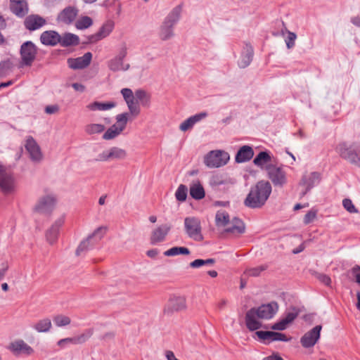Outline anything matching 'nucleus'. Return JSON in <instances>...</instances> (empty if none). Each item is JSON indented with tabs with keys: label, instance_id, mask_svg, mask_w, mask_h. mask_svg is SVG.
Instances as JSON below:
<instances>
[{
	"label": "nucleus",
	"instance_id": "obj_22",
	"mask_svg": "<svg viewBox=\"0 0 360 360\" xmlns=\"http://www.w3.org/2000/svg\"><path fill=\"white\" fill-rule=\"evenodd\" d=\"M224 232L234 236H238L245 232V224L238 218L233 217L229 222V224L224 226Z\"/></svg>",
	"mask_w": 360,
	"mask_h": 360
},
{
	"label": "nucleus",
	"instance_id": "obj_61",
	"mask_svg": "<svg viewBox=\"0 0 360 360\" xmlns=\"http://www.w3.org/2000/svg\"><path fill=\"white\" fill-rule=\"evenodd\" d=\"M72 88L78 92L82 93L85 91V86L84 85L80 84V83H73L72 84Z\"/></svg>",
	"mask_w": 360,
	"mask_h": 360
},
{
	"label": "nucleus",
	"instance_id": "obj_51",
	"mask_svg": "<svg viewBox=\"0 0 360 360\" xmlns=\"http://www.w3.org/2000/svg\"><path fill=\"white\" fill-rule=\"evenodd\" d=\"M100 336L101 334L98 333V328H91L86 329L81 335V338H89L91 336Z\"/></svg>",
	"mask_w": 360,
	"mask_h": 360
},
{
	"label": "nucleus",
	"instance_id": "obj_21",
	"mask_svg": "<svg viewBox=\"0 0 360 360\" xmlns=\"http://www.w3.org/2000/svg\"><path fill=\"white\" fill-rule=\"evenodd\" d=\"M91 58V53L87 52L81 57L69 58L68 60V65L69 68L73 70L83 69L90 64Z\"/></svg>",
	"mask_w": 360,
	"mask_h": 360
},
{
	"label": "nucleus",
	"instance_id": "obj_46",
	"mask_svg": "<svg viewBox=\"0 0 360 360\" xmlns=\"http://www.w3.org/2000/svg\"><path fill=\"white\" fill-rule=\"evenodd\" d=\"M285 32L288 34V37L285 38V42L286 44L287 48L290 49L295 46L297 34L295 32L289 31L288 29H285Z\"/></svg>",
	"mask_w": 360,
	"mask_h": 360
},
{
	"label": "nucleus",
	"instance_id": "obj_49",
	"mask_svg": "<svg viewBox=\"0 0 360 360\" xmlns=\"http://www.w3.org/2000/svg\"><path fill=\"white\" fill-rule=\"evenodd\" d=\"M266 269L265 266H260L252 268L245 271V274L248 276H257L260 273Z\"/></svg>",
	"mask_w": 360,
	"mask_h": 360
},
{
	"label": "nucleus",
	"instance_id": "obj_24",
	"mask_svg": "<svg viewBox=\"0 0 360 360\" xmlns=\"http://www.w3.org/2000/svg\"><path fill=\"white\" fill-rule=\"evenodd\" d=\"M15 188V181L13 175L4 173L0 177V189L5 194H10L14 192Z\"/></svg>",
	"mask_w": 360,
	"mask_h": 360
},
{
	"label": "nucleus",
	"instance_id": "obj_9",
	"mask_svg": "<svg viewBox=\"0 0 360 360\" xmlns=\"http://www.w3.org/2000/svg\"><path fill=\"white\" fill-rule=\"evenodd\" d=\"M184 229L187 236L196 241L203 239L201 233V224L200 220L193 217H186L184 219Z\"/></svg>",
	"mask_w": 360,
	"mask_h": 360
},
{
	"label": "nucleus",
	"instance_id": "obj_5",
	"mask_svg": "<svg viewBox=\"0 0 360 360\" xmlns=\"http://www.w3.org/2000/svg\"><path fill=\"white\" fill-rule=\"evenodd\" d=\"M107 231L106 226L97 228L86 238L84 239L76 250V255H81L82 253L92 248L96 243L102 239Z\"/></svg>",
	"mask_w": 360,
	"mask_h": 360
},
{
	"label": "nucleus",
	"instance_id": "obj_30",
	"mask_svg": "<svg viewBox=\"0 0 360 360\" xmlns=\"http://www.w3.org/2000/svg\"><path fill=\"white\" fill-rule=\"evenodd\" d=\"M46 21L41 17L37 15H31L26 18L25 25L29 30H35L45 24Z\"/></svg>",
	"mask_w": 360,
	"mask_h": 360
},
{
	"label": "nucleus",
	"instance_id": "obj_11",
	"mask_svg": "<svg viewBox=\"0 0 360 360\" xmlns=\"http://www.w3.org/2000/svg\"><path fill=\"white\" fill-rule=\"evenodd\" d=\"M321 174L317 172H306L303 174L300 186L302 187L301 196H304L313 187L319 184Z\"/></svg>",
	"mask_w": 360,
	"mask_h": 360
},
{
	"label": "nucleus",
	"instance_id": "obj_40",
	"mask_svg": "<svg viewBox=\"0 0 360 360\" xmlns=\"http://www.w3.org/2000/svg\"><path fill=\"white\" fill-rule=\"evenodd\" d=\"M190 250L185 247H173L165 252L164 255L167 257L176 256L178 255H189Z\"/></svg>",
	"mask_w": 360,
	"mask_h": 360
},
{
	"label": "nucleus",
	"instance_id": "obj_55",
	"mask_svg": "<svg viewBox=\"0 0 360 360\" xmlns=\"http://www.w3.org/2000/svg\"><path fill=\"white\" fill-rule=\"evenodd\" d=\"M11 68V65L8 62L0 63V75H6Z\"/></svg>",
	"mask_w": 360,
	"mask_h": 360
},
{
	"label": "nucleus",
	"instance_id": "obj_14",
	"mask_svg": "<svg viewBox=\"0 0 360 360\" xmlns=\"http://www.w3.org/2000/svg\"><path fill=\"white\" fill-rule=\"evenodd\" d=\"M300 310L295 307L288 311L278 322L273 324L271 327L272 330H283L288 328L294 320L297 317Z\"/></svg>",
	"mask_w": 360,
	"mask_h": 360
},
{
	"label": "nucleus",
	"instance_id": "obj_48",
	"mask_svg": "<svg viewBox=\"0 0 360 360\" xmlns=\"http://www.w3.org/2000/svg\"><path fill=\"white\" fill-rule=\"evenodd\" d=\"M344 208L349 213H357L358 210L350 199L345 198L342 201Z\"/></svg>",
	"mask_w": 360,
	"mask_h": 360
},
{
	"label": "nucleus",
	"instance_id": "obj_41",
	"mask_svg": "<svg viewBox=\"0 0 360 360\" xmlns=\"http://www.w3.org/2000/svg\"><path fill=\"white\" fill-rule=\"evenodd\" d=\"M53 321L57 327H64L70 324L71 319L68 316L57 314L53 317Z\"/></svg>",
	"mask_w": 360,
	"mask_h": 360
},
{
	"label": "nucleus",
	"instance_id": "obj_6",
	"mask_svg": "<svg viewBox=\"0 0 360 360\" xmlns=\"http://www.w3.org/2000/svg\"><path fill=\"white\" fill-rule=\"evenodd\" d=\"M56 203V195L53 193H46L39 198L33 207V210L39 214H51Z\"/></svg>",
	"mask_w": 360,
	"mask_h": 360
},
{
	"label": "nucleus",
	"instance_id": "obj_16",
	"mask_svg": "<svg viewBox=\"0 0 360 360\" xmlns=\"http://www.w3.org/2000/svg\"><path fill=\"white\" fill-rule=\"evenodd\" d=\"M186 298L182 296H173L169 298L165 305L163 312L165 314L170 315L174 311H179L186 309Z\"/></svg>",
	"mask_w": 360,
	"mask_h": 360
},
{
	"label": "nucleus",
	"instance_id": "obj_10",
	"mask_svg": "<svg viewBox=\"0 0 360 360\" xmlns=\"http://www.w3.org/2000/svg\"><path fill=\"white\" fill-rule=\"evenodd\" d=\"M127 49L123 45L119 50L117 56L108 62V68L112 72L127 71L130 68L129 63H124V59L127 56Z\"/></svg>",
	"mask_w": 360,
	"mask_h": 360
},
{
	"label": "nucleus",
	"instance_id": "obj_59",
	"mask_svg": "<svg viewBox=\"0 0 360 360\" xmlns=\"http://www.w3.org/2000/svg\"><path fill=\"white\" fill-rule=\"evenodd\" d=\"M59 110V108L56 105H47L45 108V112L47 114H54Z\"/></svg>",
	"mask_w": 360,
	"mask_h": 360
},
{
	"label": "nucleus",
	"instance_id": "obj_54",
	"mask_svg": "<svg viewBox=\"0 0 360 360\" xmlns=\"http://www.w3.org/2000/svg\"><path fill=\"white\" fill-rule=\"evenodd\" d=\"M75 339H60L58 342L57 345L60 347H65L70 344H76L77 343L76 341H74Z\"/></svg>",
	"mask_w": 360,
	"mask_h": 360
},
{
	"label": "nucleus",
	"instance_id": "obj_18",
	"mask_svg": "<svg viewBox=\"0 0 360 360\" xmlns=\"http://www.w3.org/2000/svg\"><path fill=\"white\" fill-rule=\"evenodd\" d=\"M278 305L276 302H271L269 304H262L255 308L257 316L262 319H269L272 318L278 311Z\"/></svg>",
	"mask_w": 360,
	"mask_h": 360
},
{
	"label": "nucleus",
	"instance_id": "obj_47",
	"mask_svg": "<svg viewBox=\"0 0 360 360\" xmlns=\"http://www.w3.org/2000/svg\"><path fill=\"white\" fill-rule=\"evenodd\" d=\"M256 335L257 338H285V336L280 333L273 332V331H262L259 330L256 332Z\"/></svg>",
	"mask_w": 360,
	"mask_h": 360
},
{
	"label": "nucleus",
	"instance_id": "obj_33",
	"mask_svg": "<svg viewBox=\"0 0 360 360\" xmlns=\"http://www.w3.org/2000/svg\"><path fill=\"white\" fill-rule=\"evenodd\" d=\"M254 151L252 147L243 146L238 150L236 155V161L237 162H245L252 159Z\"/></svg>",
	"mask_w": 360,
	"mask_h": 360
},
{
	"label": "nucleus",
	"instance_id": "obj_36",
	"mask_svg": "<svg viewBox=\"0 0 360 360\" xmlns=\"http://www.w3.org/2000/svg\"><path fill=\"white\" fill-rule=\"evenodd\" d=\"M79 42V37L72 33H65L60 36L59 44L62 46H69L77 45Z\"/></svg>",
	"mask_w": 360,
	"mask_h": 360
},
{
	"label": "nucleus",
	"instance_id": "obj_13",
	"mask_svg": "<svg viewBox=\"0 0 360 360\" xmlns=\"http://www.w3.org/2000/svg\"><path fill=\"white\" fill-rule=\"evenodd\" d=\"M25 148L32 162L38 163L43 160L44 156L41 148L32 136H29L26 137Z\"/></svg>",
	"mask_w": 360,
	"mask_h": 360
},
{
	"label": "nucleus",
	"instance_id": "obj_7",
	"mask_svg": "<svg viewBox=\"0 0 360 360\" xmlns=\"http://www.w3.org/2000/svg\"><path fill=\"white\" fill-rule=\"evenodd\" d=\"M267 177L274 186L283 187L287 184V175L283 165L269 164L265 166Z\"/></svg>",
	"mask_w": 360,
	"mask_h": 360
},
{
	"label": "nucleus",
	"instance_id": "obj_38",
	"mask_svg": "<svg viewBox=\"0 0 360 360\" xmlns=\"http://www.w3.org/2000/svg\"><path fill=\"white\" fill-rule=\"evenodd\" d=\"M230 221L229 214L226 212L219 210L217 212L215 216V223L218 228H224V226L229 224Z\"/></svg>",
	"mask_w": 360,
	"mask_h": 360
},
{
	"label": "nucleus",
	"instance_id": "obj_26",
	"mask_svg": "<svg viewBox=\"0 0 360 360\" xmlns=\"http://www.w3.org/2000/svg\"><path fill=\"white\" fill-rule=\"evenodd\" d=\"M255 308L248 310L245 314V323L248 328L250 330H255L260 328L261 323L259 321Z\"/></svg>",
	"mask_w": 360,
	"mask_h": 360
},
{
	"label": "nucleus",
	"instance_id": "obj_60",
	"mask_svg": "<svg viewBox=\"0 0 360 360\" xmlns=\"http://www.w3.org/2000/svg\"><path fill=\"white\" fill-rule=\"evenodd\" d=\"M8 269V264L7 262H4L2 264H1V267L0 269V281H1L6 274V271Z\"/></svg>",
	"mask_w": 360,
	"mask_h": 360
},
{
	"label": "nucleus",
	"instance_id": "obj_45",
	"mask_svg": "<svg viewBox=\"0 0 360 360\" xmlns=\"http://www.w3.org/2000/svg\"><path fill=\"white\" fill-rule=\"evenodd\" d=\"M187 193H188L187 187L184 184H181V185H179L177 190L176 191L175 197L177 200L184 202L186 200Z\"/></svg>",
	"mask_w": 360,
	"mask_h": 360
},
{
	"label": "nucleus",
	"instance_id": "obj_53",
	"mask_svg": "<svg viewBox=\"0 0 360 360\" xmlns=\"http://www.w3.org/2000/svg\"><path fill=\"white\" fill-rule=\"evenodd\" d=\"M321 330V326H316L307 333L303 338H319Z\"/></svg>",
	"mask_w": 360,
	"mask_h": 360
},
{
	"label": "nucleus",
	"instance_id": "obj_44",
	"mask_svg": "<svg viewBox=\"0 0 360 360\" xmlns=\"http://www.w3.org/2000/svg\"><path fill=\"white\" fill-rule=\"evenodd\" d=\"M113 28L114 22L111 20H108L103 25L98 32L99 33V35L101 36V37L103 39L108 37L112 32Z\"/></svg>",
	"mask_w": 360,
	"mask_h": 360
},
{
	"label": "nucleus",
	"instance_id": "obj_1",
	"mask_svg": "<svg viewBox=\"0 0 360 360\" xmlns=\"http://www.w3.org/2000/svg\"><path fill=\"white\" fill-rule=\"evenodd\" d=\"M272 191L271 184L264 180L258 181L252 186L244 200V205L252 209L262 207L268 200Z\"/></svg>",
	"mask_w": 360,
	"mask_h": 360
},
{
	"label": "nucleus",
	"instance_id": "obj_19",
	"mask_svg": "<svg viewBox=\"0 0 360 360\" xmlns=\"http://www.w3.org/2000/svg\"><path fill=\"white\" fill-rule=\"evenodd\" d=\"M64 222L65 217H60L53 222L51 227L46 231V241L50 245H53L56 242L59 233V230L60 227L63 225Z\"/></svg>",
	"mask_w": 360,
	"mask_h": 360
},
{
	"label": "nucleus",
	"instance_id": "obj_20",
	"mask_svg": "<svg viewBox=\"0 0 360 360\" xmlns=\"http://www.w3.org/2000/svg\"><path fill=\"white\" fill-rule=\"evenodd\" d=\"M254 51L252 46L245 44L241 51L238 59V65L240 68H245L251 63L253 58Z\"/></svg>",
	"mask_w": 360,
	"mask_h": 360
},
{
	"label": "nucleus",
	"instance_id": "obj_58",
	"mask_svg": "<svg viewBox=\"0 0 360 360\" xmlns=\"http://www.w3.org/2000/svg\"><path fill=\"white\" fill-rule=\"evenodd\" d=\"M189 266L193 269L200 268V267L204 266V259H197L191 262L189 264Z\"/></svg>",
	"mask_w": 360,
	"mask_h": 360
},
{
	"label": "nucleus",
	"instance_id": "obj_56",
	"mask_svg": "<svg viewBox=\"0 0 360 360\" xmlns=\"http://www.w3.org/2000/svg\"><path fill=\"white\" fill-rule=\"evenodd\" d=\"M318 339H301L302 345L304 347L309 348L313 347Z\"/></svg>",
	"mask_w": 360,
	"mask_h": 360
},
{
	"label": "nucleus",
	"instance_id": "obj_29",
	"mask_svg": "<svg viewBox=\"0 0 360 360\" xmlns=\"http://www.w3.org/2000/svg\"><path fill=\"white\" fill-rule=\"evenodd\" d=\"M11 10L19 17H22L28 12V7L25 0H11Z\"/></svg>",
	"mask_w": 360,
	"mask_h": 360
},
{
	"label": "nucleus",
	"instance_id": "obj_8",
	"mask_svg": "<svg viewBox=\"0 0 360 360\" xmlns=\"http://www.w3.org/2000/svg\"><path fill=\"white\" fill-rule=\"evenodd\" d=\"M129 118V112H123L116 115V122L108 128L103 135L105 140L115 139L125 129Z\"/></svg>",
	"mask_w": 360,
	"mask_h": 360
},
{
	"label": "nucleus",
	"instance_id": "obj_64",
	"mask_svg": "<svg viewBox=\"0 0 360 360\" xmlns=\"http://www.w3.org/2000/svg\"><path fill=\"white\" fill-rule=\"evenodd\" d=\"M165 356L167 360H177V359L175 357L173 352L169 351V350H167L165 352Z\"/></svg>",
	"mask_w": 360,
	"mask_h": 360
},
{
	"label": "nucleus",
	"instance_id": "obj_63",
	"mask_svg": "<svg viewBox=\"0 0 360 360\" xmlns=\"http://www.w3.org/2000/svg\"><path fill=\"white\" fill-rule=\"evenodd\" d=\"M351 22L356 27H360V14L352 17L351 18Z\"/></svg>",
	"mask_w": 360,
	"mask_h": 360
},
{
	"label": "nucleus",
	"instance_id": "obj_27",
	"mask_svg": "<svg viewBox=\"0 0 360 360\" xmlns=\"http://www.w3.org/2000/svg\"><path fill=\"white\" fill-rule=\"evenodd\" d=\"M60 35L56 31L49 30L44 32L40 37L41 42L46 46H56L59 44Z\"/></svg>",
	"mask_w": 360,
	"mask_h": 360
},
{
	"label": "nucleus",
	"instance_id": "obj_32",
	"mask_svg": "<svg viewBox=\"0 0 360 360\" xmlns=\"http://www.w3.org/2000/svg\"><path fill=\"white\" fill-rule=\"evenodd\" d=\"M116 106V103L112 101L99 102L94 101L89 103L86 108L91 111H106Z\"/></svg>",
	"mask_w": 360,
	"mask_h": 360
},
{
	"label": "nucleus",
	"instance_id": "obj_50",
	"mask_svg": "<svg viewBox=\"0 0 360 360\" xmlns=\"http://www.w3.org/2000/svg\"><path fill=\"white\" fill-rule=\"evenodd\" d=\"M97 162H108L111 161L110 153H109V149L105 150L100 153L97 157L95 159Z\"/></svg>",
	"mask_w": 360,
	"mask_h": 360
},
{
	"label": "nucleus",
	"instance_id": "obj_57",
	"mask_svg": "<svg viewBox=\"0 0 360 360\" xmlns=\"http://www.w3.org/2000/svg\"><path fill=\"white\" fill-rule=\"evenodd\" d=\"M317 278L326 285H329L331 283L330 278L326 274H319L317 276Z\"/></svg>",
	"mask_w": 360,
	"mask_h": 360
},
{
	"label": "nucleus",
	"instance_id": "obj_39",
	"mask_svg": "<svg viewBox=\"0 0 360 360\" xmlns=\"http://www.w3.org/2000/svg\"><path fill=\"white\" fill-rule=\"evenodd\" d=\"M109 153L111 160H124L127 156V153L124 149L118 147H112L109 148Z\"/></svg>",
	"mask_w": 360,
	"mask_h": 360
},
{
	"label": "nucleus",
	"instance_id": "obj_43",
	"mask_svg": "<svg viewBox=\"0 0 360 360\" xmlns=\"http://www.w3.org/2000/svg\"><path fill=\"white\" fill-rule=\"evenodd\" d=\"M105 129V127L101 124H89L85 127V132L89 135L100 134Z\"/></svg>",
	"mask_w": 360,
	"mask_h": 360
},
{
	"label": "nucleus",
	"instance_id": "obj_2",
	"mask_svg": "<svg viewBox=\"0 0 360 360\" xmlns=\"http://www.w3.org/2000/svg\"><path fill=\"white\" fill-rule=\"evenodd\" d=\"M180 15L181 8L177 6L165 17L159 28L158 36L161 40L167 41L174 37V26L179 20Z\"/></svg>",
	"mask_w": 360,
	"mask_h": 360
},
{
	"label": "nucleus",
	"instance_id": "obj_4",
	"mask_svg": "<svg viewBox=\"0 0 360 360\" xmlns=\"http://www.w3.org/2000/svg\"><path fill=\"white\" fill-rule=\"evenodd\" d=\"M229 159V154L225 150H213L205 155L203 162L209 168H218L226 165Z\"/></svg>",
	"mask_w": 360,
	"mask_h": 360
},
{
	"label": "nucleus",
	"instance_id": "obj_25",
	"mask_svg": "<svg viewBox=\"0 0 360 360\" xmlns=\"http://www.w3.org/2000/svg\"><path fill=\"white\" fill-rule=\"evenodd\" d=\"M207 117V113L206 112H201L200 113L191 116L181 123V124L179 125V129L182 131H186L188 130H190L193 127V126L196 123L200 122Z\"/></svg>",
	"mask_w": 360,
	"mask_h": 360
},
{
	"label": "nucleus",
	"instance_id": "obj_3",
	"mask_svg": "<svg viewBox=\"0 0 360 360\" xmlns=\"http://www.w3.org/2000/svg\"><path fill=\"white\" fill-rule=\"evenodd\" d=\"M339 155L357 167H360V143L342 142L336 147Z\"/></svg>",
	"mask_w": 360,
	"mask_h": 360
},
{
	"label": "nucleus",
	"instance_id": "obj_15",
	"mask_svg": "<svg viewBox=\"0 0 360 360\" xmlns=\"http://www.w3.org/2000/svg\"><path fill=\"white\" fill-rule=\"evenodd\" d=\"M121 94L127 103L129 115L136 117L140 114L141 109L138 103L135 101V94H133L131 89L124 88L121 90Z\"/></svg>",
	"mask_w": 360,
	"mask_h": 360
},
{
	"label": "nucleus",
	"instance_id": "obj_23",
	"mask_svg": "<svg viewBox=\"0 0 360 360\" xmlns=\"http://www.w3.org/2000/svg\"><path fill=\"white\" fill-rule=\"evenodd\" d=\"M78 15V9L68 6L64 8L58 15L57 20L66 25L73 22Z\"/></svg>",
	"mask_w": 360,
	"mask_h": 360
},
{
	"label": "nucleus",
	"instance_id": "obj_37",
	"mask_svg": "<svg viewBox=\"0 0 360 360\" xmlns=\"http://www.w3.org/2000/svg\"><path fill=\"white\" fill-rule=\"evenodd\" d=\"M135 101H139L142 106L148 108L150 105V96L143 89H138L135 91Z\"/></svg>",
	"mask_w": 360,
	"mask_h": 360
},
{
	"label": "nucleus",
	"instance_id": "obj_28",
	"mask_svg": "<svg viewBox=\"0 0 360 360\" xmlns=\"http://www.w3.org/2000/svg\"><path fill=\"white\" fill-rule=\"evenodd\" d=\"M9 349L15 354H30L32 352V349L27 345L22 340H17L13 342Z\"/></svg>",
	"mask_w": 360,
	"mask_h": 360
},
{
	"label": "nucleus",
	"instance_id": "obj_35",
	"mask_svg": "<svg viewBox=\"0 0 360 360\" xmlns=\"http://www.w3.org/2000/svg\"><path fill=\"white\" fill-rule=\"evenodd\" d=\"M33 328L39 333H48L51 330L53 325L51 319L45 317L37 321Z\"/></svg>",
	"mask_w": 360,
	"mask_h": 360
},
{
	"label": "nucleus",
	"instance_id": "obj_34",
	"mask_svg": "<svg viewBox=\"0 0 360 360\" xmlns=\"http://www.w3.org/2000/svg\"><path fill=\"white\" fill-rule=\"evenodd\" d=\"M190 195L195 200H201L205 197V190L199 181H194L191 184Z\"/></svg>",
	"mask_w": 360,
	"mask_h": 360
},
{
	"label": "nucleus",
	"instance_id": "obj_12",
	"mask_svg": "<svg viewBox=\"0 0 360 360\" xmlns=\"http://www.w3.org/2000/svg\"><path fill=\"white\" fill-rule=\"evenodd\" d=\"M37 47L30 41L23 43L20 48L22 65L30 66L36 58Z\"/></svg>",
	"mask_w": 360,
	"mask_h": 360
},
{
	"label": "nucleus",
	"instance_id": "obj_52",
	"mask_svg": "<svg viewBox=\"0 0 360 360\" xmlns=\"http://www.w3.org/2000/svg\"><path fill=\"white\" fill-rule=\"evenodd\" d=\"M316 211L310 210L305 214V216L304 217V219H303L304 224H310L316 219Z\"/></svg>",
	"mask_w": 360,
	"mask_h": 360
},
{
	"label": "nucleus",
	"instance_id": "obj_31",
	"mask_svg": "<svg viewBox=\"0 0 360 360\" xmlns=\"http://www.w3.org/2000/svg\"><path fill=\"white\" fill-rule=\"evenodd\" d=\"M253 163L262 169H265V166L269 164H274L271 156L266 151H261L259 153L253 160Z\"/></svg>",
	"mask_w": 360,
	"mask_h": 360
},
{
	"label": "nucleus",
	"instance_id": "obj_42",
	"mask_svg": "<svg viewBox=\"0 0 360 360\" xmlns=\"http://www.w3.org/2000/svg\"><path fill=\"white\" fill-rule=\"evenodd\" d=\"M93 24L92 19L89 16H82L75 22V27L78 30H84L91 27Z\"/></svg>",
	"mask_w": 360,
	"mask_h": 360
},
{
	"label": "nucleus",
	"instance_id": "obj_62",
	"mask_svg": "<svg viewBox=\"0 0 360 360\" xmlns=\"http://www.w3.org/2000/svg\"><path fill=\"white\" fill-rule=\"evenodd\" d=\"M102 39L103 38L101 37V36L99 35V33L97 32V33L89 37V41L91 43H94V42H96Z\"/></svg>",
	"mask_w": 360,
	"mask_h": 360
},
{
	"label": "nucleus",
	"instance_id": "obj_17",
	"mask_svg": "<svg viewBox=\"0 0 360 360\" xmlns=\"http://www.w3.org/2000/svg\"><path fill=\"white\" fill-rule=\"evenodd\" d=\"M172 226L168 224H163L156 227L151 233L150 242L152 244H157L165 240L167 236L170 231Z\"/></svg>",
	"mask_w": 360,
	"mask_h": 360
}]
</instances>
